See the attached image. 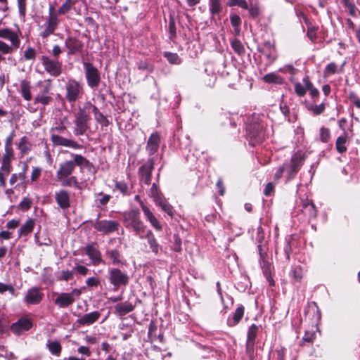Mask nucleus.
<instances>
[{
    "label": "nucleus",
    "instance_id": "41",
    "mask_svg": "<svg viewBox=\"0 0 360 360\" xmlns=\"http://www.w3.org/2000/svg\"><path fill=\"white\" fill-rule=\"evenodd\" d=\"M36 50L32 47H28L23 53L22 58L25 60L34 61L36 58Z\"/></svg>",
    "mask_w": 360,
    "mask_h": 360
},
{
    "label": "nucleus",
    "instance_id": "62",
    "mask_svg": "<svg viewBox=\"0 0 360 360\" xmlns=\"http://www.w3.org/2000/svg\"><path fill=\"white\" fill-rule=\"evenodd\" d=\"M231 22L233 27H240L241 20L238 15H233L231 16Z\"/></svg>",
    "mask_w": 360,
    "mask_h": 360
},
{
    "label": "nucleus",
    "instance_id": "34",
    "mask_svg": "<svg viewBox=\"0 0 360 360\" xmlns=\"http://www.w3.org/2000/svg\"><path fill=\"white\" fill-rule=\"evenodd\" d=\"M47 347L49 350V352L56 356H59L62 349L60 343L57 341H49L47 342Z\"/></svg>",
    "mask_w": 360,
    "mask_h": 360
},
{
    "label": "nucleus",
    "instance_id": "39",
    "mask_svg": "<svg viewBox=\"0 0 360 360\" xmlns=\"http://www.w3.org/2000/svg\"><path fill=\"white\" fill-rule=\"evenodd\" d=\"M302 82L304 83V84L307 87V90L309 91V94L312 98H315L319 96V90L313 86V84L310 82L308 77H304L302 79Z\"/></svg>",
    "mask_w": 360,
    "mask_h": 360
},
{
    "label": "nucleus",
    "instance_id": "11",
    "mask_svg": "<svg viewBox=\"0 0 360 360\" xmlns=\"http://www.w3.org/2000/svg\"><path fill=\"white\" fill-rule=\"evenodd\" d=\"M110 274V282L115 287H119L120 285H126L129 281L128 276L121 271L119 269H112L109 271Z\"/></svg>",
    "mask_w": 360,
    "mask_h": 360
},
{
    "label": "nucleus",
    "instance_id": "21",
    "mask_svg": "<svg viewBox=\"0 0 360 360\" xmlns=\"http://www.w3.org/2000/svg\"><path fill=\"white\" fill-rule=\"evenodd\" d=\"M55 199L58 206L62 209H67L70 205L69 193L65 190L56 192Z\"/></svg>",
    "mask_w": 360,
    "mask_h": 360
},
{
    "label": "nucleus",
    "instance_id": "64",
    "mask_svg": "<svg viewBox=\"0 0 360 360\" xmlns=\"http://www.w3.org/2000/svg\"><path fill=\"white\" fill-rule=\"evenodd\" d=\"M3 357L6 360H16L17 356L15 355V354L12 352L6 350L5 354L3 355Z\"/></svg>",
    "mask_w": 360,
    "mask_h": 360
},
{
    "label": "nucleus",
    "instance_id": "23",
    "mask_svg": "<svg viewBox=\"0 0 360 360\" xmlns=\"http://www.w3.org/2000/svg\"><path fill=\"white\" fill-rule=\"evenodd\" d=\"M78 0H65L56 13L58 15H65L73 9L77 14H80V10L75 8Z\"/></svg>",
    "mask_w": 360,
    "mask_h": 360
},
{
    "label": "nucleus",
    "instance_id": "15",
    "mask_svg": "<svg viewBox=\"0 0 360 360\" xmlns=\"http://www.w3.org/2000/svg\"><path fill=\"white\" fill-rule=\"evenodd\" d=\"M32 326V323L29 319L23 318L13 323L11 326V331L19 335L23 332L30 330Z\"/></svg>",
    "mask_w": 360,
    "mask_h": 360
},
{
    "label": "nucleus",
    "instance_id": "29",
    "mask_svg": "<svg viewBox=\"0 0 360 360\" xmlns=\"http://www.w3.org/2000/svg\"><path fill=\"white\" fill-rule=\"evenodd\" d=\"M20 93L25 101H31L32 96L31 93V85L30 82L22 80L20 84Z\"/></svg>",
    "mask_w": 360,
    "mask_h": 360
},
{
    "label": "nucleus",
    "instance_id": "2",
    "mask_svg": "<svg viewBox=\"0 0 360 360\" xmlns=\"http://www.w3.org/2000/svg\"><path fill=\"white\" fill-rule=\"evenodd\" d=\"M0 38L8 40L11 45L0 40V53L1 54H11L14 51L17 50L20 45V39L17 32L8 29H0Z\"/></svg>",
    "mask_w": 360,
    "mask_h": 360
},
{
    "label": "nucleus",
    "instance_id": "63",
    "mask_svg": "<svg viewBox=\"0 0 360 360\" xmlns=\"http://www.w3.org/2000/svg\"><path fill=\"white\" fill-rule=\"evenodd\" d=\"M315 338V333L314 332L307 331L303 337V340L305 342H312Z\"/></svg>",
    "mask_w": 360,
    "mask_h": 360
},
{
    "label": "nucleus",
    "instance_id": "1",
    "mask_svg": "<svg viewBox=\"0 0 360 360\" xmlns=\"http://www.w3.org/2000/svg\"><path fill=\"white\" fill-rule=\"evenodd\" d=\"M73 160H67L60 164L58 169L56 172L57 180H63L70 176L74 172L76 165L87 166L89 161L84 157L78 154H72Z\"/></svg>",
    "mask_w": 360,
    "mask_h": 360
},
{
    "label": "nucleus",
    "instance_id": "40",
    "mask_svg": "<svg viewBox=\"0 0 360 360\" xmlns=\"http://www.w3.org/2000/svg\"><path fill=\"white\" fill-rule=\"evenodd\" d=\"M164 56L167 59L168 62L171 64L179 65L181 63V60L177 53L171 52H165Z\"/></svg>",
    "mask_w": 360,
    "mask_h": 360
},
{
    "label": "nucleus",
    "instance_id": "5",
    "mask_svg": "<svg viewBox=\"0 0 360 360\" xmlns=\"http://www.w3.org/2000/svg\"><path fill=\"white\" fill-rule=\"evenodd\" d=\"M65 90V97L70 103L75 102L77 99L80 98L84 94L83 85L75 79H69L67 82Z\"/></svg>",
    "mask_w": 360,
    "mask_h": 360
},
{
    "label": "nucleus",
    "instance_id": "30",
    "mask_svg": "<svg viewBox=\"0 0 360 360\" xmlns=\"http://www.w3.org/2000/svg\"><path fill=\"white\" fill-rule=\"evenodd\" d=\"M134 309V305L129 302H122L116 304L115 306V312L119 315H125L131 311H132Z\"/></svg>",
    "mask_w": 360,
    "mask_h": 360
},
{
    "label": "nucleus",
    "instance_id": "51",
    "mask_svg": "<svg viewBox=\"0 0 360 360\" xmlns=\"http://www.w3.org/2000/svg\"><path fill=\"white\" fill-rule=\"evenodd\" d=\"M6 291H8L11 295L15 294V289L13 285L0 282V293H3Z\"/></svg>",
    "mask_w": 360,
    "mask_h": 360
},
{
    "label": "nucleus",
    "instance_id": "4",
    "mask_svg": "<svg viewBox=\"0 0 360 360\" xmlns=\"http://www.w3.org/2000/svg\"><path fill=\"white\" fill-rule=\"evenodd\" d=\"M37 86L39 88V91L34 98V103H40L43 105H49L53 101L51 94L50 93L51 89V82L49 80L39 81L37 82Z\"/></svg>",
    "mask_w": 360,
    "mask_h": 360
},
{
    "label": "nucleus",
    "instance_id": "13",
    "mask_svg": "<svg viewBox=\"0 0 360 360\" xmlns=\"http://www.w3.org/2000/svg\"><path fill=\"white\" fill-rule=\"evenodd\" d=\"M152 195L154 198V200L156 205L161 207L162 210L167 213L168 215L172 217L173 216V209L172 207L167 203L165 199L158 193V190L155 187V185L153 184L151 188Z\"/></svg>",
    "mask_w": 360,
    "mask_h": 360
},
{
    "label": "nucleus",
    "instance_id": "46",
    "mask_svg": "<svg viewBox=\"0 0 360 360\" xmlns=\"http://www.w3.org/2000/svg\"><path fill=\"white\" fill-rule=\"evenodd\" d=\"M231 47L239 55L243 54L245 52V49L242 43L238 40L235 39L231 42Z\"/></svg>",
    "mask_w": 360,
    "mask_h": 360
},
{
    "label": "nucleus",
    "instance_id": "20",
    "mask_svg": "<svg viewBox=\"0 0 360 360\" xmlns=\"http://www.w3.org/2000/svg\"><path fill=\"white\" fill-rule=\"evenodd\" d=\"M302 212L309 218H315L316 210L314 204L307 198L301 199Z\"/></svg>",
    "mask_w": 360,
    "mask_h": 360
},
{
    "label": "nucleus",
    "instance_id": "42",
    "mask_svg": "<svg viewBox=\"0 0 360 360\" xmlns=\"http://www.w3.org/2000/svg\"><path fill=\"white\" fill-rule=\"evenodd\" d=\"M258 328L255 324H252L248 329V346L250 342H253L257 333Z\"/></svg>",
    "mask_w": 360,
    "mask_h": 360
},
{
    "label": "nucleus",
    "instance_id": "47",
    "mask_svg": "<svg viewBox=\"0 0 360 360\" xmlns=\"http://www.w3.org/2000/svg\"><path fill=\"white\" fill-rule=\"evenodd\" d=\"M337 72V65L334 63H330L326 67L323 75L325 77H329L331 75L335 74Z\"/></svg>",
    "mask_w": 360,
    "mask_h": 360
},
{
    "label": "nucleus",
    "instance_id": "35",
    "mask_svg": "<svg viewBox=\"0 0 360 360\" xmlns=\"http://www.w3.org/2000/svg\"><path fill=\"white\" fill-rule=\"evenodd\" d=\"M35 242L39 245H50L51 240L46 233L41 234L40 232H37L34 235Z\"/></svg>",
    "mask_w": 360,
    "mask_h": 360
},
{
    "label": "nucleus",
    "instance_id": "32",
    "mask_svg": "<svg viewBox=\"0 0 360 360\" xmlns=\"http://www.w3.org/2000/svg\"><path fill=\"white\" fill-rule=\"evenodd\" d=\"M347 142V135L339 136L336 140V149L339 153H343L347 150L346 143Z\"/></svg>",
    "mask_w": 360,
    "mask_h": 360
},
{
    "label": "nucleus",
    "instance_id": "48",
    "mask_svg": "<svg viewBox=\"0 0 360 360\" xmlns=\"http://www.w3.org/2000/svg\"><path fill=\"white\" fill-rule=\"evenodd\" d=\"M19 15L25 18L26 15L27 0H17Z\"/></svg>",
    "mask_w": 360,
    "mask_h": 360
},
{
    "label": "nucleus",
    "instance_id": "33",
    "mask_svg": "<svg viewBox=\"0 0 360 360\" xmlns=\"http://www.w3.org/2000/svg\"><path fill=\"white\" fill-rule=\"evenodd\" d=\"M61 183L63 186H72L76 188H79V184L78 182L77 178L75 176H69L63 179V180L59 181Z\"/></svg>",
    "mask_w": 360,
    "mask_h": 360
},
{
    "label": "nucleus",
    "instance_id": "27",
    "mask_svg": "<svg viewBox=\"0 0 360 360\" xmlns=\"http://www.w3.org/2000/svg\"><path fill=\"white\" fill-rule=\"evenodd\" d=\"M140 238L147 239L148 245H149L152 252L154 254L158 255V253L159 252V245H158L153 232L150 230H148L144 236H140Z\"/></svg>",
    "mask_w": 360,
    "mask_h": 360
},
{
    "label": "nucleus",
    "instance_id": "50",
    "mask_svg": "<svg viewBox=\"0 0 360 360\" xmlns=\"http://www.w3.org/2000/svg\"><path fill=\"white\" fill-rule=\"evenodd\" d=\"M174 243L172 246L173 250L176 252H181V240L176 234L174 235Z\"/></svg>",
    "mask_w": 360,
    "mask_h": 360
},
{
    "label": "nucleus",
    "instance_id": "19",
    "mask_svg": "<svg viewBox=\"0 0 360 360\" xmlns=\"http://www.w3.org/2000/svg\"><path fill=\"white\" fill-rule=\"evenodd\" d=\"M65 46L68 49V55H73L82 51L83 44L79 39L74 37H68L65 41Z\"/></svg>",
    "mask_w": 360,
    "mask_h": 360
},
{
    "label": "nucleus",
    "instance_id": "22",
    "mask_svg": "<svg viewBox=\"0 0 360 360\" xmlns=\"http://www.w3.org/2000/svg\"><path fill=\"white\" fill-rule=\"evenodd\" d=\"M141 207L142 208L143 212L146 216V219L150 223V224L158 231L162 230V226L155 216L153 214V212L149 210L148 207H146L143 202H141Z\"/></svg>",
    "mask_w": 360,
    "mask_h": 360
},
{
    "label": "nucleus",
    "instance_id": "44",
    "mask_svg": "<svg viewBox=\"0 0 360 360\" xmlns=\"http://www.w3.org/2000/svg\"><path fill=\"white\" fill-rule=\"evenodd\" d=\"M14 158V151L13 147H5V152L3 155V162H11Z\"/></svg>",
    "mask_w": 360,
    "mask_h": 360
},
{
    "label": "nucleus",
    "instance_id": "36",
    "mask_svg": "<svg viewBox=\"0 0 360 360\" xmlns=\"http://www.w3.org/2000/svg\"><path fill=\"white\" fill-rule=\"evenodd\" d=\"M106 255L111 260L112 264L117 265L121 263V255L118 250L115 249L108 250L107 251Z\"/></svg>",
    "mask_w": 360,
    "mask_h": 360
},
{
    "label": "nucleus",
    "instance_id": "37",
    "mask_svg": "<svg viewBox=\"0 0 360 360\" xmlns=\"http://www.w3.org/2000/svg\"><path fill=\"white\" fill-rule=\"evenodd\" d=\"M18 148L22 153L26 154L31 150L32 144L26 136H23L18 144Z\"/></svg>",
    "mask_w": 360,
    "mask_h": 360
},
{
    "label": "nucleus",
    "instance_id": "57",
    "mask_svg": "<svg viewBox=\"0 0 360 360\" xmlns=\"http://www.w3.org/2000/svg\"><path fill=\"white\" fill-rule=\"evenodd\" d=\"M115 188L120 191L122 194H125L127 192L128 187L127 184L124 182H117L115 184Z\"/></svg>",
    "mask_w": 360,
    "mask_h": 360
},
{
    "label": "nucleus",
    "instance_id": "10",
    "mask_svg": "<svg viewBox=\"0 0 360 360\" xmlns=\"http://www.w3.org/2000/svg\"><path fill=\"white\" fill-rule=\"evenodd\" d=\"M85 76L88 85L91 88H96L101 81L100 73L98 70L91 63L84 64Z\"/></svg>",
    "mask_w": 360,
    "mask_h": 360
},
{
    "label": "nucleus",
    "instance_id": "7",
    "mask_svg": "<svg viewBox=\"0 0 360 360\" xmlns=\"http://www.w3.org/2000/svg\"><path fill=\"white\" fill-rule=\"evenodd\" d=\"M89 114L85 108H79L75 115L74 133L75 135H82L88 129Z\"/></svg>",
    "mask_w": 360,
    "mask_h": 360
},
{
    "label": "nucleus",
    "instance_id": "9",
    "mask_svg": "<svg viewBox=\"0 0 360 360\" xmlns=\"http://www.w3.org/2000/svg\"><path fill=\"white\" fill-rule=\"evenodd\" d=\"M41 63L45 70L51 76L57 77L62 72V63L57 59H52L46 56H42L41 58Z\"/></svg>",
    "mask_w": 360,
    "mask_h": 360
},
{
    "label": "nucleus",
    "instance_id": "12",
    "mask_svg": "<svg viewBox=\"0 0 360 360\" xmlns=\"http://www.w3.org/2000/svg\"><path fill=\"white\" fill-rule=\"evenodd\" d=\"M94 227L98 231L109 234L118 229L119 224L113 220H96Z\"/></svg>",
    "mask_w": 360,
    "mask_h": 360
},
{
    "label": "nucleus",
    "instance_id": "56",
    "mask_svg": "<svg viewBox=\"0 0 360 360\" xmlns=\"http://www.w3.org/2000/svg\"><path fill=\"white\" fill-rule=\"evenodd\" d=\"M72 278H73V270L72 271H69V270L62 271L60 279L68 281L72 279Z\"/></svg>",
    "mask_w": 360,
    "mask_h": 360
},
{
    "label": "nucleus",
    "instance_id": "58",
    "mask_svg": "<svg viewBox=\"0 0 360 360\" xmlns=\"http://www.w3.org/2000/svg\"><path fill=\"white\" fill-rule=\"evenodd\" d=\"M229 5L230 6H238L244 9L248 8V5L245 0H238L237 1L233 3H229Z\"/></svg>",
    "mask_w": 360,
    "mask_h": 360
},
{
    "label": "nucleus",
    "instance_id": "17",
    "mask_svg": "<svg viewBox=\"0 0 360 360\" xmlns=\"http://www.w3.org/2000/svg\"><path fill=\"white\" fill-rule=\"evenodd\" d=\"M284 174H286V181L292 179L299 169V165L296 158L292 157L289 162L283 165Z\"/></svg>",
    "mask_w": 360,
    "mask_h": 360
},
{
    "label": "nucleus",
    "instance_id": "24",
    "mask_svg": "<svg viewBox=\"0 0 360 360\" xmlns=\"http://www.w3.org/2000/svg\"><path fill=\"white\" fill-rule=\"evenodd\" d=\"M153 169V161L149 160L146 164L142 165L140 168L141 179L146 184H149L151 179V173Z\"/></svg>",
    "mask_w": 360,
    "mask_h": 360
},
{
    "label": "nucleus",
    "instance_id": "61",
    "mask_svg": "<svg viewBox=\"0 0 360 360\" xmlns=\"http://www.w3.org/2000/svg\"><path fill=\"white\" fill-rule=\"evenodd\" d=\"M41 175V169L39 167H35L33 169L32 174H31V180L34 181L37 180Z\"/></svg>",
    "mask_w": 360,
    "mask_h": 360
},
{
    "label": "nucleus",
    "instance_id": "14",
    "mask_svg": "<svg viewBox=\"0 0 360 360\" xmlns=\"http://www.w3.org/2000/svg\"><path fill=\"white\" fill-rule=\"evenodd\" d=\"M51 140L54 146H65L72 148H80L81 146L75 141L64 138L55 134L51 135Z\"/></svg>",
    "mask_w": 360,
    "mask_h": 360
},
{
    "label": "nucleus",
    "instance_id": "6",
    "mask_svg": "<svg viewBox=\"0 0 360 360\" xmlns=\"http://www.w3.org/2000/svg\"><path fill=\"white\" fill-rule=\"evenodd\" d=\"M59 23L58 14L54 13V7L50 6L49 8V16L43 25L44 30L41 33L42 38H46L52 34L56 30Z\"/></svg>",
    "mask_w": 360,
    "mask_h": 360
},
{
    "label": "nucleus",
    "instance_id": "54",
    "mask_svg": "<svg viewBox=\"0 0 360 360\" xmlns=\"http://www.w3.org/2000/svg\"><path fill=\"white\" fill-rule=\"evenodd\" d=\"M292 273L293 275V278L296 281H301L302 278V269L300 266L294 268L292 270Z\"/></svg>",
    "mask_w": 360,
    "mask_h": 360
},
{
    "label": "nucleus",
    "instance_id": "55",
    "mask_svg": "<svg viewBox=\"0 0 360 360\" xmlns=\"http://www.w3.org/2000/svg\"><path fill=\"white\" fill-rule=\"evenodd\" d=\"M138 68L139 70H146L149 72L153 70L152 65L147 60L140 61L138 63Z\"/></svg>",
    "mask_w": 360,
    "mask_h": 360
},
{
    "label": "nucleus",
    "instance_id": "25",
    "mask_svg": "<svg viewBox=\"0 0 360 360\" xmlns=\"http://www.w3.org/2000/svg\"><path fill=\"white\" fill-rule=\"evenodd\" d=\"M160 143V136L157 133H153L150 135L148 143L146 149L150 155L154 154L158 149Z\"/></svg>",
    "mask_w": 360,
    "mask_h": 360
},
{
    "label": "nucleus",
    "instance_id": "31",
    "mask_svg": "<svg viewBox=\"0 0 360 360\" xmlns=\"http://www.w3.org/2000/svg\"><path fill=\"white\" fill-rule=\"evenodd\" d=\"M244 314V307L243 306L238 307L233 313V317L228 320L229 326H234L237 325L242 319Z\"/></svg>",
    "mask_w": 360,
    "mask_h": 360
},
{
    "label": "nucleus",
    "instance_id": "3",
    "mask_svg": "<svg viewBox=\"0 0 360 360\" xmlns=\"http://www.w3.org/2000/svg\"><path fill=\"white\" fill-rule=\"evenodd\" d=\"M123 221L127 228H131L136 234L145 231L146 226L140 219L139 212L132 210L123 214Z\"/></svg>",
    "mask_w": 360,
    "mask_h": 360
},
{
    "label": "nucleus",
    "instance_id": "59",
    "mask_svg": "<svg viewBox=\"0 0 360 360\" xmlns=\"http://www.w3.org/2000/svg\"><path fill=\"white\" fill-rule=\"evenodd\" d=\"M325 109V105L323 103H321L320 105H316L315 106H312L311 108V110L313 111V112L316 115H319L323 112Z\"/></svg>",
    "mask_w": 360,
    "mask_h": 360
},
{
    "label": "nucleus",
    "instance_id": "16",
    "mask_svg": "<svg viewBox=\"0 0 360 360\" xmlns=\"http://www.w3.org/2000/svg\"><path fill=\"white\" fill-rule=\"evenodd\" d=\"M85 250L86 254L89 256L94 265H98L99 263L103 262L101 255L96 243H92L87 245Z\"/></svg>",
    "mask_w": 360,
    "mask_h": 360
},
{
    "label": "nucleus",
    "instance_id": "18",
    "mask_svg": "<svg viewBox=\"0 0 360 360\" xmlns=\"http://www.w3.org/2000/svg\"><path fill=\"white\" fill-rule=\"evenodd\" d=\"M43 298V293L37 288H32L27 290L24 298L25 302L28 304H37Z\"/></svg>",
    "mask_w": 360,
    "mask_h": 360
},
{
    "label": "nucleus",
    "instance_id": "49",
    "mask_svg": "<svg viewBox=\"0 0 360 360\" xmlns=\"http://www.w3.org/2000/svg\"><path fill=\"white\" fill-rule=\"evenodd\" d=\"M221 11L220 0H210V11L212 14L219 13Z\"/></svg>",
    "mask_w": 360,
    "mask_h": 360
},
{
    "label": "nucleus",
    "instance_id": "60",
    "mask_svg": "<svg viewBox=\"0 0 360 360\" xmlns=\"http://www.w3.org/2000/svg\"><path fill=\"white\" fill-rule=\"evenodd\" d=\"M249 13L253 18L257 17L259 14V7L257 5L251 6L249 8Z\"/></svg>",
    "mask_w": 360,
    "mask_h": 360
},
{
    "label": "nucleus",
    "instance_id": "28",
    "mask_svg": "<svg viewBox=\"0 0 360 360\" xmlns=\"http://www.w3.org/2000/svg\"><path fill=\"white\" fill-rule=\"evenodd\" d=\"M35 226V220L34 219H28L20 228L18 231L19 237L25 236L32 232Z\"/></svg>",
    "mask_w": 360,
    "mask_h": 360
},
{
    "label": "nucleus",
    "instance_id": "26",
    "mask_svg": "<svg viewBox=\"0 0 360 360\" xmlns=\"http://www.w3.org/2000/svg\"><path fill=\"white\" fill-rule=\"evenodd\" d=\"M100 317V313L98 311H93L82 316L77 320V322L80 325H91L96 322Z\"/></svg>",
    "mask_w": 360,
    "mask_h": 360
},
{
    "label": "nucleus",
    "instance_id": "52",
    "mask_svg": "<svg viewBox=\"0 0 360 360\" xmlns=\"http://www.w3.org/2000/svg\"><path fill=\"white\" fill-rule=\"evenodd\" d=\"M32 205V200L28 198H25L19 205V207L22 210H28Z\"/></svg>",
    "mask_w": 360,
    "mask_h": 360
},
{
    "label": "nucleus",
    "instance_id": "45",
    "mask_svg": "<svg viewBox=\"0 0 360 360\" xmlns=\"http://www.w3.org/2000/svg\"><path fill=\"white\" fill-rule=\"evenodd\" d=\"M319 139L321 142L327 143L330 139V131L329 129L321 127L320 129Z\"/></svg>",
    "mask_w": 360,
    "mask_h": 360
},
{
    "label": "nucleus",
    "instance_id": "8",
    "mask_svg": "<svg viewBox=\"0 0 360 360\" xmlns=\"http://www.w3.org/2000/svg\"><path fill=\"white\" fill-rule=\"evenodd\" d=\"M82 293L81 290L75 288L71 292H62L54 300V302L60 308H66L74 303L75 297H79Z\"/></svg>",
    "mask_w": 360,
    "mask_h": 360
},
{
    "label": "nucleus",
    "instance_id": "53",
    "mask_svg": "<svg viewBox=\"0 0 360 360\" xmlns=\"http://www.w3.org/2000/svg\"><path fill=\"white\" fill-rule=\"evenodd\" d=\"M73 271H75L80 275L86 276L89 270L85 266L78 264L73 268Z\"/></svg>",
    "mask_w": 360,
    "mask_h": 360
},
{
    "label": "nucleus",
    "instance_id": "43",
    "mask_svg": "<svg viewBox=\"0 0 360 360\" xmlns=\"http://www.w3.org/2000/svg\"><path fill=\"white\" fill-rule=\"evenodd\" d=\"M295 86V91L296 94L299 96H303L305 95L307 87L304 84V83L295 82L294 84Z\"/></svg>",
    "mask_w": 360,
    "mask_h": 360
},
{
    "label": "nucleus",
    "instance_id": "38",
    "mask_svg": "<svg viewBox=\"0 0 360 360\" xmlns=\"http://www.w3.org/2000/svg\"><path fill=\"white\" fill-rule=\"evenodd\" d=\"M263 80L266 83L282 84L283 79L275 73H269L264 76Z\"/></svg>",
    "mask_w": 360,
    "mask_h": 360
}]
</instances>
